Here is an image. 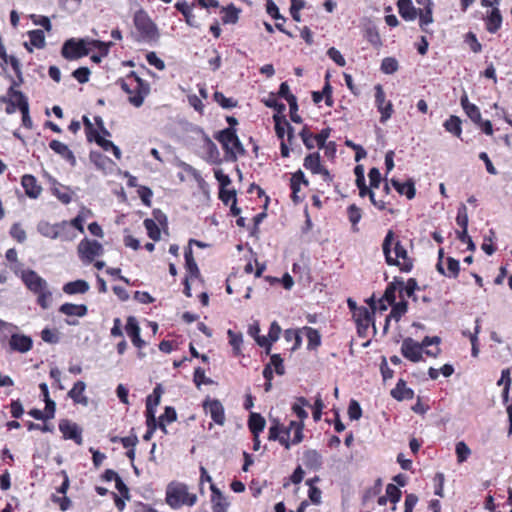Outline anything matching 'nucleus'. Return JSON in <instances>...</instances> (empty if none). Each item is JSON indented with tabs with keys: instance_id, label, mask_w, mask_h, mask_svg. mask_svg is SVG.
I'll return each instance as SVG.
<instances>
[{
	"instance_id": "1",
	"label": "nucleus",
	"mask_w": 512,
	"mask_h": 512,
	"mask_svg": "<svg viewBox=\"0 0 512 512\" xmlns=\"http://www.w3.org/2000/svg\"><path fill=\"white\" fill-rule=\"evenodd\" d=\"M382 251L388 266H396L401 272L409 273L414 268V258L408 253L399 236L389 229L382 242Z\"/></svg>"
},
{
	"instance_id": "2",
	"label": "nucleus",
	"mask_w": 512,
	"mask_h": 512,
	"mask_svg": "<svg viewBox=\"0 0 512 512\" xmlns=\"http://www.w3.org/2000/svg\"><path fill=\"white\" fill-rule=\"evenodd\" d=\"M116 84L128 95V102L136 108L141 107L145 98L150 94V84L140 78L134 71L129 72L123 78H119Z\"/></svg>"
},
{
	"instance_id": "3",
	"label": "nucleus",
	"mask_w": 512,
	"mask_h": 512,
	"mask_svg": "<svg viewBox=\"0 0 512 512\" xmlns=\"http://www.w3.org/2000/svg\"><path fill=\"white\" fill-rule=\"evenodd\" d=\"M21 280L27 289L37 296V304L44 310L48 309L52 302V292L47 281L31 269L22 271Z\"/></svg>"
},
{
	"instance_id": "4",
	"label": "nucleus",
	"mask_w": 512,
	"mask_h": 512,
	"mask_svg": "<svg viewBox=\"0 0 512 512\" xmlns=\"http://www.w3.org/2000/svg\"><path fill=\"white\" fill-rule=\"evenodd\" d=\"M133 24L136 30L134 39L137 42L152 44L158 41L160 34L157 25L146 11L143 9L136 11Z\"/></svg>"
},
{
	"instance_id": "5",
	"label": "nucleus",
	"mask_w": 512,
	"mask_h": 512,
	"mask_svg": "<svg viewBox=\"0 0 512 512\" xmlns=\"http://www.w3.org/2000/svg\"><path fill=\"white\" fill-rule=\"evenodd\" d=\"M214 138L222 145L225 157L228 161H236L237 157L245 154V149L237 136L236 129L225 128L214 135Z\"/></svg>"
},
{
	"instance_id": "6",
	"label": "nucleus",
	"mask_w": 512,
	"mask_h": 512,
	"mask_svg": "<svg viewBox=\"0 0 512 512\" xmlns=\"http://www.w3.org/2000/svg\"><path fill=\"white\" fill-rule=\"evenodd\" d=\"M166 503L172 509H179L182 506H193L197 501V496L188 491V487L181 483H171L166 489Z\"/></svg>"
},
{
	"instance_id": "7",
	"label": "nucleus",
	"mask_w": 512,
	"mask_h": 512,
	"mask_svg": "<svg viewBox=\"0 0 512 512\" xmlns=\"http://www.w3.org/2000/svg\"><path fill=\"white\" fill-rule=\"evenodd\" d=\"M90 51L88 38H70L63 43L61 55L68 61H74L88 56Z\"/></svg>"
},
{
	"instance_id": "8",
	"label": "nucleus",
	"mask_w": 512,
	"mask_h": 512,
	"mask_svg": "<svg viewBox=\"0 0 512 512\" xmlns=\"http://www.w3.org/2000/svg\"><path fill=\"white\" fill-rule=\"evenodd\" d=\"M80 259L87 264L94 261L97 256L103 254V246L96 240L84 238L77 247Z\"/></svg>"
},
{
	"instance_id": "9",
	"label": "nucleus",
	"mask_w": 512,
	"mask_h": 512,
	"mask_svg": "<svg viewBox=\"0 0 512 512\" xmlns=\"http://www.w3.org/2000/svg\"><path fill=\"white\" fill-rule=\"evenodd\" d=\"M353 318L356 323L358 336L361 338L367 337L370 325H374L373 312H370L365 306H360L353 312ZM373 328L376 331L375 326Z\"/></svg>"
},
{
	"instance_id": "10",
	"label": "nucleus",
	"mask_w": 512,
	"mask_h": 512,
	"mask_svg": "<svg viewBox=\"0 0 512 512\" xmlns=\"http://www.w3.org/2000/svg\"><path fill=\"white\" fill-rule=\"evenodd\" d=\"M205 414H209L216 425L223 426L226 422L225 409L218 399L207 396L202 403Z\"/></svg>"
},
{
	"instance_id": "11",
	"label": "nucleus",
	"mask_w": 512,
	"mask_h": 512,
	"mask_svg": "<svg viewBox=\"0 0 512 512\" xmlns=\"http://www.w3.org/2000/svg\"><path fill=\"white\" fill-rule=\"evenodd\" d=\"M375 105L377 110L380 112V122L385 123L391 118L394 109L391 101H386V95L381 84H377L375 87Z\"/></svg>"
},
{
	"instance_id": "12",
	"label": "nucleus",
	"mask_w": 512,
	"mask_h": 512,
	"mask_svg": "<svg viewBox=\"0 0 512 512\" xmlns=\"http://www.w3.org/2000/svg\"><path fill=\"white\" fill-rule=\"evenodd\" d=\"M58 427L64 440H72L77 445L83 444L82 429L77 423L69 419H61Z\"/></svg>"
},
{
	"instance_id": "13",
	"label": "nucleus",
	"mask_w": 512,
	"mask_h": 512,
	"mask_svg": "<svg viewBox=\"0 0 512 512\" xmlns=\"http://www.w3.org/2000/svg\"><path fill=\"white\" fill-rule=\"evenodd\" d=\"M423 353L421 345L411 337H407L403 340L401 345V354L404 358L417 363L422 360Z\"/></svg>"
},
{
	"instance_id": "14",
	"label": "nucleus",
	"mask_w": 512,
	"mask_h": 512,
	"mask_svg": "<svg viewBox=\"0 0 512 512\" xmlns=\"http://www.w3.org/2000/svg\"><path fill=\"white\" fill-rule=\"evenodd\" d=\"M20 96L23 99H27L26 96L20 91L15 89V83L11 85L7 91V95L1 97V101L6 103L5 112L7 114H13L18 109V103L21 100Z\"/></svg>"
},
{
	"instance_id": "15",
	"label": "nucleus",
	"mask_w": 512,
	"mask_h": 512,
	"mask_svg": "<svg viewBox=\"0 0 512 512\" xmlns=\"http://www.w3.org/2000/svg\"><path fill=\"white\" fill-rule=\"evenodd\" d=\"M9 346L12 351L26 353L33 347V341L30 336L14 333L9 340Z\"/></svg>"
},
{
	"instance_id": "16",
	"label": "nucleus",
	"mask_w": 512,
	"mask_h": 512,
	"mask_svg": "<svg viewBox=\"0 0 512 512\" xmlns=\"http://www.w3.org/2000/svg\"><path fill=\"white\" fill-rule=\"evenodd\" d=\"M357 188L359 189V196L362 198L368 196L372 205H374L378 210H388L390 213L394 212L392 208H389V206L391 205L389 201H386L384 199H376L375 192L373 191V188H371V186L368 187L366 184H362L360 186H357Z\"/></svg>"
},
{
	"instance_id": "17",
	"label": "nucleus",
	"mask_w": 512,
	"mask_h": 512,
	"mask_svg": "<svg viewBox=\"0 0 512 512\" xmlns=\"http://www.w3.org/2000/svg\"><path fill=\"white\" fill-rule=\"evenodd\" d=\"M125 330L136 348L142 349L145 346V341L140 336L141 330L135 317L129 316L127 318Z\"/></svg>"
},
{
	"instance_id": "18",
	"label": "nucleus",
	"mask_w": 512,
	"mask_h": 512,
	"mask_svg": "<svg viewBox=\"0 0 512 512\" xmlns=\"http://www.w3.org/2000/svg\"><path fill=\"white\" fill-rule=\"evenodd\" d=\"M49 148L58 154L61 158L67 161L71 166H75L77 163L76 157L72 150L64 143L59 140H52L49 143Z\"/></svg>"
},
{
	"instance_id": "19",
	"label": "nucleus",
	"mask_w": 512,
	"mask_h": 512,
	"mask_svg": "<svg viewBox=\"0 0 512 512\" xmlns=\"http://www.w3.org/2000/svg\"><path fill=\"white\" fill-rule=\"evenodd\" d=\"M86 384L84 381H77L68 392V397L72 399L74 404H80L82 406H88L89 399L85 395Z\"/></svg>"
},
{
	"instance_id": "20",
	"label": "nucleus",
	"mask_w": 512,
	"mask_h": 512,
	"mask_svg": "<svg viewBox=\"0 0 512 512\" xmlns=\"http://www.w3.org/2000/svg\"><path fill=\"white\" fill-rule=\"evenodd\" d=\"M21 185L29 198L36 199L42 192V187L38 184L36 177L31 174L22 176Z\"/></svg>"
},
{
	"instance_id": "21",
	"label": "nucleus",
	"mask_w": 512,
	"mask_h": 512,
	"mask_svg": "<svg viewBox=\"0 0 512 512\" xmlns=\"http://www.w3.org/2000/svg\"><path fill=\"white\" fill-rule=\"evenodd\" d=\"M213 512H227L229 503L215 484L210 485Z\"/></svg>"
},
{
	"instance_id": "22",
	"label": "nucleus",
	"mask_w": 512,
	"mask_h": 512,
	"mask_svg": "<svg viewBox=\"0 0 512 512\" xmlns=\"http://www.w3.org/2000/svg\"><path fill=\"white\" fill-rule=\"evenodd\" d=\"M68 226L66 221H62L61 223L50 224L48 222H42L38 226L39 232L51 239H56L61 235V232L65 230Z\"/></svg>"
},
{
	"instance_id": "23",
	"label": "nucleus",
	"mask_w": 512,
	"mask_h": 512,
	"mask_svg": "<svg viewBox=\"0 0 512 512\" xmlns=\"http://www.w3.org/2000/svg\"><path fill=\"white\" fill-rule=\"evenodd\" d=\"M282 424L278 419H273L269 428L268 440L278 441L286 450L290 449V439L288 436H281Z\"/></svg>"
},
{
	"instance_id": "24",
	"label": "nucleus",
	"mask_w": 512,
	"mask_h": 512,
	"mask_svg": "<svg viewBox=\"0 0 512 512\" xmlns=\"http://www.w3.org/2000/svg\"><path fill=\"white\" fill-rule=\"evenodd\" d=\"M303 464L310 470H319L323 464L322 455L315 449H308L303 453Z\"/></svg>"
},
{
	"instance_id": "25",
	"label": "nucleus",
	"mask_w": 512,
	"mask_h": 512,
	"mask_svg": "<svg viewBox=\"0 0 512 512\" xmlns=\"http://www.w3.org/2000/svg\"><path fill=\"white\" fill-rule=\"evenodd\" d=\"M221 21L224 25L236 24L239 21L241 9L236 7L233 3L220 7Z\"/></svg>"
},
{
	"instance_id": "26",
	"label": "nucleus",
	"mask_w": 512,
	"mask_h": 512,
	"mask_svg": "<svg viewBox=\"0 0 512 512\" xmlns=\"http://www.w3.org/2000/svg\"><path fill=\"white\" fill-rule=\"evenodd\" d=\"M440 338L438 336L429 337L426 336L419 345H421L422 351L429 357H437L441 350L439 348Z\"/></svg>"
},
{
	"instance_id": "27",
	"label": "nucleus",
	"mask_w": 512,
	"mask_h": 512,
	"mask_svg": "<svg viewBox=\"0 0 512 512\" xmlns=\"http://www.w3.org/2000/svg\"><path fill=\"white\" fill-rule=\"evenodd\" d=\"M397 7L399 15L406 21H413L418 16L416 9L411 0H398Z\"/></svg>"
},
{
	"instance_id": "28",
	"label": "nucleus",
	"mask_w": 512,
	"mask_h": 512,
	"mask_svg": "<svg viewBox=\"0 0 512 512\" xmlns=\"http://www.w3.org/2000/svg\"><path fill=\"white\" fill-rule=\"evenodd\" d=\"M391 396L397 401L411 400L414 397V391L407 387L403 379H399L396 386L391 390Z\"/></svg>"
},
{
	"instance_id": "29",
	"label": "nucleus",
	"mask_w": 512,
	"mask_h": 512,
	"mask_svg": "<svg viewBox=\"0 0 512 512\" xmlns=\"http://www.w3.org/2000/svg\"><path fill=\"white\" fill-rule=\"evenodd\" d=\"M460 104L465 112V114L470 118L472 122L475 124L477 122H481V112L478 106L469 102L467 94H463L460 98Z\"/></svg>"
},
{
	"instance_id": "30",
	"label": "nucleus",
	"mask_w": 512,
	"mask_h": 512,
	"mask_svg": "<svg viewBox=\"0 0 512 512\" xmlns=\"http://www.w3.org/2000/svg\"><path fill=\"white\" fill-rule=\"evenodd\" d=\"M391 185L400 195H405L409 200L413 199L416 195L415 183L412 179L401 183L396 179L390 180Z\"/></svg>"
},
{
	"instance_id": "31",
	"label": "nucleus",
	"mask_w": 512,
	"mask_h": 512,
	"mask_svg": "<svg viewBox=\"0 0 512 512\" xmlns=\"http://www.w3.org/2000/svg\"><path fill=\"white\" fill-rule=\"evenodd\" d=\"M502 24V15L498 8H493L485 18L486 30L489 33H496Z\"/></svg>"
},
{
	"instance_id": "32",
	"label": "nucleus",
	"mask_w": 512,
	"mask_h": 512,
	"mask_svg": "<svg viewBox=\"0 0 512 512\" xmlns=\"http://www.w3.org/2000/svg\"><path fill=\"white\" fill-rule=\"evenodd\" d=\"M301 184H304L305 186H308L309 182L308 180L305 178V175L304 173L301 171V170H298L297 172H295L291 179H290V189L292 191V200L297 203L299 202V198H298V192L300 191V185Z\"/></svg>"
},
{
	"instance_id": "33",
	"label": "nucleus",
	"mask_w": 512,
	"mask_h": 512,
	"mask_svg": "<svg viewBox=\"0 0 512 512\" xmlns=\"http://www.w3.org/2000/svg\"><path fill=\"white\" fill-rule=\"evenodd\" d=\"M89 288L90 286L87 281L79 279L64 284L63 292L68 295L84 294Z\"/></svg>"
},
{
	"instance_id": "34",
	"label": "nucleus",
	"mask_w": 512,
	"mask_h": 512,
	"mask_svg": "<svg viewBox=\"0 0 512 512\" xmlns=\"http://www.w3.org/2000/svg\"><path fill=\"white\" fill-rule=\"evenodd\" d=\"M266 425L265 418L259 413H251L248 419V428L253 436L261 434Z\"/></svg>"
},
{
	"instance_id": "35",
	"label": "nucleus",
	"mask_w": 512,
	"mask_h": 512,
	"mask_svg": "<svg viewBox=\"0 0 512 512\" xmlns=\"http://www.w3.org/2000/svg\"><path fill=\"white\" fill-rule=\"evenodd\" d=\"M59 312L67 316L84 317L87 314L88 309L84 304L64 303L60 306Z\"/></svg>"
},
{
	"instance_id": "36",
	"label": "nucleus",
	"mask_w": 512,
	"mask_h": 512,
	"mask_svg": "<svg viewBox=\"0 0 512 512\" xmlns=\"http://www.w3.org/2000/svg\"><path fill=\"white\" fill-rule=\"evenodd\" d=\"M447 270L448 273L445 272L442 263L438 262L436 267L440 274L445 275L449 278H457L460 272V264L459 261L453 257H448L447 260Z\"/></svg>"
},
{
	"instance_id": "37",
	"label": "nucleus",
	"mask_w": 512,
	"mask_h": 512,
	"mask_svg": "<svg viewBox=\"0 0 512 512\" xmlns=\"http://www.w3.org/2000/svg\"><path fill=\"white\" fill-rule=\"evenodd\" d=\"M305 335L307 337V349L316 350L321 345V335L319 331L313 327H304Z\"/></svg>"
},
{
	"instance_id": "38",
	"label": "nucleus",
	"mask_w": 512,
	"mask_h": 512,
	"mask_svg": "<svg viewBox=\"0 0 512 512\" xmlns=\"http://www.w3.org/2000/svg\"><path fill=\"white\" fill-rule=\"evenodd\" d=\"M303 166L313 174L321 171V158L318 152L308 154L304 158Z\"/></svg>"
},
{
	"instance_id": "39",
	"label": "nucleus",
	"mask_w": 512,
	"mask_h": 512,
	"mask_svg": "<svg viewBox=\"0 0 512 512\" xmlns=\"http://www.w3.org/2000/svg\"><path fill=\"white\" fill-rule=\"evenodd\" d=\"M399 286H403V280L395 277L394 281L387 285L383 295V300L388 304H394V302H396V291L398 289L400 290Z\"/></svg>"
},
{
	"instance_id": "40",
	"label": "nucleus",
	"mask_w": 512,
	"mask_h": 512,
	"mask_svg": "<svg viewBox=\"0 0 512 512\" xmlns=\"http://www.w3.org/2000/svg\"><path fill=\"white\" fill-rule=\"evenodd\" d=\"M309 406V401L305 397L301 396L296 398V401L292 405L291 409L293 413L299 418V420L304 422V420L308 418V413L304 408Z\"/></svg>"
},
{
	"instance_id": "41",
	"label": "nucleus",
	"mask_w": 512,
	"mask_h": 512,
	"mask_svg": "<svg viewBox=\"0 0 512 512\" xmlns=\"http://www.w3.org/2000/svg\"><path fill=\"white\" fill-rule=\"evenodd\" d=\"M8 64H10V66L12 67V70L15 73L16 77L19 78L20 81H22V67L20 60L14 55L7 54V58L1 59L0 67L5 71L6 66Z\"/></svg>"
},
{
	"instance_id": "42",
	"label": "nucleus",
	"mask_w": 512,
	"mask_h": 512,
	"mask_svg": "<svg viewBox=\"0 0 512 512\" xmlns=\"http://www.w3.org/2000/svg\"><path fill=\"white\" fill-rule=\"evenodd\" d=\"M461 119L458 116L451 115L443 124L446 131L452 133L456 137H460L462 133Z\"/></svg>"
},
{
	"instance_id": "43",
	"label": "nucleus",
	"mask_w": 512,
	"mask_h": 512,
	"mask_svg": "<svg viewBox=\"0 0 512 512\" xmlns=\"http://www.w3.org/2000/svg\"><path fill=\"white\" fill-rule=\"evenodd\" d=\"M204 145L207 150L208 160L212 163H220V153L216 146V144L209 138V136H204Z\"/></svg>"
},
{
	"instance_id": "44",
	"label": "nucleus",
	"mask_w": 512,
	"mask_h": 512,
	"mask_svg": "<svg viewBox=\"0 0 512 512\" xmlns=\"http://www.w3.org/2000/svg\"><path fill=\"white\" fill-rule=\"evenodd\" d=\"M347 215L353 231L358 232L359 228L357 225L362 218V210L356 204H351L347 207Z\"/></svg>"
},
{
	"instance_id": "45",
	"label": "nucleus",
	"mask_w": 512,
	"mask_h": 512,
	"mask_svg": "<svg viewBox=\"0 0 512 512\" xmlns=\"http://www.w3.org/2000/svg\"><path fill=\"white\" fill-rule=\"evenodd\" d=\"M176 419H177L176 410L171 406H167L165 408L164 413L159 417V428L164 433H167L166 424L172 423V422L176 421Z\"/></svg>"
},
{
	"instance_id": "46",
	"label": "nucleus",
	"mask_w": 512,
	"mask_h": 512,
	"mask_svg": "<svg viewBox=\"0 0 512 512\" xmlns=\"http://www.w3.org/2000/svg\"><path fill=\"white\" fill-rule=\"evenodd\" d=\"M21 100L18 103V109L22 114V125L27 129H32L33 122L29 114V103L27 99H23L20 96Z\"/></svg>"
},
{
	"instance_id": "47",
	"label": "nucleus",
	"mask_w": 512,
	"mask_h": 512,
	"mask_svg": "<svg viewBox=\"0 0 512 512\" xmlns=\"http://www.w3.org/2000/svg\"><path fill=\"white\" fill-rule=\"evenodd\" d=\"M419 25L422 31L427 32L426 26L433 22V6L418 9Z\"/></svg>"
},
{
	"instance_id": "48",
	"label": "nucleus",
	"mask_w": 512,
	"mask_h": 512,
	"mask_svg": "<svg viewBox=\"0 0 512 512\" xmlns=\"http://www.w3.org/2000/svg\"><path fill=\"white\" fill-rule=\"evenodd\" d=\"M319 478L316 476L313 479H308L306 481V484L309 486L308 490V497L311 500V502L315 505H319L321 503V490L314 486V482L318 481Z\"/></svg>"
},
{
	"instance_id": "49",
	"label": "nucleus",
	"mask_w": 512,
	"mask_h": 512,
	"mask_svg": "<svg viewBox=\"0 0 512 512\" xmlns=\"http://www.w3.org/2000/svg\"><path fill=\"white\" fill-rule=\"evenodd\" d=\"M28 36H29V41H30L31 46L38 48V49H42L45 47V45H46L45 35L42 30H40V29L31 30L28 32Z\"/></svg>"
},
{
	"instance_id": "50",
	"label": "nucleus",
	"mask_w": 512,
	"mask_h": 512,
	"mask_svg": "<svg viewBox=\"0 0 512 512\" xmlns=\"http://www.w3.org/2000/svg\"><path fill=\"white\" fill-rule=\"evenodd\" d=\"M273 120L275 123V133L277 137L281 140H284L285 133L290 123L286 120L284 116H280L278 114H275L273 116Z\"/></svg>"
},
{
	"instance_id": "51",
	"label": "nucleus",
	"mask_w": 512,
	"mask_h": 512,
	"mask_svg": "<svg viewBox=\"0 0 512 512\" xmlns=\"http://www.w3.org/2000/svg\"><path fill=\"white\" fill-rule=\"evenodd\" d=\"M227 335L229 338V344L233 348L234 355L239 356L241 354V345L243 343L242 334L229 329Z\"/></svg>"
},
{
	"instance_id": "52",
	"label": "nucleus",
	"mask_w": 512,
	"mask_h": 512,
	"mask_svg": "<svg viewBox=\"0 0 512 512\" xmlns=\"http://www.w3.org/2000/svg\"><path fill=\"white\" fill-rule=\"evenodd\" d=\"M284 339L287 342L293 343V345L291 347L292 351L297 350L301 346V343H302L301 335H300L299 331L296 329H286L284 331Z\"/></svg>"
},
{
	"instance_id": "53",
	"label": "nucleus",
	"mask_w": 512,
	"mask_h": 512,
	"mask_svg": "<svg viewBox=\"0 0 512 512\" xmlns=\"http://www.w3.org/2000/svg\"><path fill=\"white\" fill-rule=\"evenodd\" d=\"M390 305L392 306V309L389 315L395 321H399L408 310V303L405 300L394 302V304Z\"/></svg>"
},
{
	"instance_id": "54",
	"label": "nucleus",
	"mask_w": 512,
	"mask_h": 512,
	"mask_svg": "<svg viewBox=\"0 0 512 512\" xmlns=\"http://www.w3.org/2000/svg\"><path fill=\"white\" fill-rule=\"evenodd\" d=\"M163 393V389L160 384H157L153 389L152 394L148 395L146 399V408L150 407L152 410H156V407L160 403V398Z\"/></svg>"
},
{
	"instance_id": "55",
	"label": "nucleus",
	"mask_w": 512,
	"mask_h": 512,
	"mask_svg": "<svg viewBox=\"0 0 512 512\" xmlns=\"http://www.w3.org/2000/svg\"><path fill=\"white\" fill-rule=\"evenodd\" d=\"M112 45H113L112 42H103L100 40L88 39V46L91 47V50L92 49L98 50V52H99V54H101V56H107Z\"/></svg>"
},
{
	"instance_id": "56",
	"label": "nucleus",
	"mask_w": 512,
	"mask_h": 512,
	"mask_svg": "<svg viewBox=\"0 0 512 512\" xmlns=\"http://www.w3.org/2000/svg\"><path fill=\"white\" fill-rule=\"evenodd\" d=\"M497 385L498 386H502V385L504 386V389H503V401L507 402L508 401L509 389H510V385H511V377H510V370L509 369L502 370L501 378L498 380Z\"/></svg>"
},
{
	"instance_id": "57",
	"label": "nucleus",
	"mask_w": 512,
	"mask_h": 512,
	"mask_svg": "<svg viewBox=\"0 0 512 512\" xmlns=\"http://www.w3.org/2000/svg\"><path fill=\"white\" fill-rule=\"evenodd\" d=\"M213 99L224 109L234 108L238 104L237 100L233 98H227L222 92L219 91L214 92Z\"/></svg>"
},
{
	"instance_id": "58",
	"label": "nucleus",
	"mask_w": 512,
	"mask_h": 512,
	"mask_svg": "<svg viewBox=\"0 0 512 512\" xmlns=\"http://www.w3.org/2000/svg\"><path fill=\"white\" fill-rule=\"evenodd\" d=\"M144 226L147 230V234L148 236L154 240V241H157L160 239V229H159V226L157 225V223L155 222V220L153 219H145L144 220Z\"/></svg>"
},
{
	"instance_id": "59",
	"label": "nucleus",
	"mask_w": 512,
	"mask_h": 512,
	"mask_svg": "<svg viewBox=\"0 0 512 512\" xmlns=\"http://www.w3.org/2000/svg\"><path fill=\"white\" fill-rule=\"evenodd\" d=\"M455 452L458 463L465 462L471 454V450L464 441H459L456 444Z\"/></svg>"
},
{
	"instance_id": "60",
	"label": "nucleus",
	"mask_w": 512,
	"mask_h": 512,
	"mask_svg": "<svg viewBox=\"0 0 512 512\" xmlns=\"http://www.w3.org/2000/svg\"><path fill=\"white\" fill-rule=\"evenodd\" d=\"M399 68L398 61L393 57H386L382 60L381 71L385 74H393Z\"/></svg>"
},
{
	"instance_id": "61",
	"label": "nucleus",
	"mask_w": 512,
	"mask_h": 512,
	"mask_svg": "<svg viewBox=\"0 0 512 512\" xmlns=\"http://www.w3.org/2000/svg\"><path fill=\"white\" fill-rule=\"evenodd\" d=\"M304 145L307 149H313L315 146V135L310 131L307 126H304L299 133Z\"/></svg>"
},
{
	"instance_id": "62",
	"label": "nucleus",
	"mask_w": 512,
	"mask_h": 512,
	"mask_svg": "<svg viewBox=\"0 0 512 512\" xmlns=\"http://www.w3.org/2000/svg\"><path fill=\"white\" fill-rule=\"evenodd\" d=\"M219 199L225 204L228 205L232 202H237L236 191L234 189H219Z\"/></svg>"
},
{
	"instance_id": "63",
	"label": "nucleus",
	"mask_w": 512,
	"mask_h": 512,
	"mask_svg": "<svg viewBox=\"0 0 512 512\" xmlns=\"http://www.w3.org/2000/svg\"><path fill=\"white\" fill-rule=\"evenodd\" d=\"M304 7H305L304 0H293L291 2L290 14L294 21H296V22L301 21L300 10H302Z\"/></svg>"
},
{
	"instance_id": "64",
	"label": "nucleus",
	"mask_w": 512,
	"mask_h": 512,
	"mask_svg": "<svg viewBox=\"0 0 512 512\" xmlns=\"http://www.w3.org/2000/svg\"><path fill=\"white\" fill-rule=\"evenodd\" d=\"M10 235L19 243L26 240V232L19 223H14L10 228Z\"/></svg>"
}]
</instances>
